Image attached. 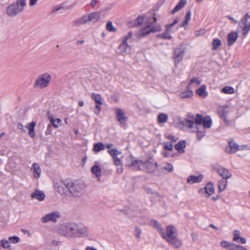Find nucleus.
<instances>
[{
    "instance_id": "28",
    "label": "nucleus",
    "mask_w": 250,
    "mask_h": 250,
    "mask_svg": "<svg viewBox=\"0 0 250 250\" xmlns=\"http://www.w3.org/2000/svg\"><path fill=\"white\" fill-rule=\"evenodd\" d=\"M187 3V0H180L174 8L171 11V14H174L182 9L185 7Z\"/></svg>"
},
{
    "instance_id": "25",
    "label": "nucleus",
    "mask_w": 250,
    "mask_h": 250,
    "mask_svg": "<svg viewBox=\"0 0 250 250\" xmlns=\"http://www.w3.org/2000/svg\"><path fill=\"white\" fill-rule=\"evenodd\" d=\"M189 86L187 85L186 90L179 93V97L181 99L190 98L193 96V92Z\"/></svg>"
},
{
    "instance_id": "50",
    "label": "nucleus",
    "mask_w": 250,
    "mask_h": 250,
    "mask_svg": "<svg viewBox=\"0 0 250 250\" xmlns=\"http://www.w3.org/2000/svg\"><path fill=\"white\" fill-rule=\"evenodd\" d=\"M132 38V32H129L127 35H125L122 38V42H127V41L131 39Z\"/></svg>"
},
{
    "instance_id": "42",
    "label": "nucleus",
    "mask_w": 250,
    "mask_h": 250,
    "mask_svg": "<svg viewBox=\"0 0 250 250\" xmlns=\"http://www.w3.org/2000/svg\"><path fill=\"white\" fill-rule=\"evenodd\" d=\"M221 92L225 94H232L235 92L234 88L230 86H226L221 89Z\"/></svg>"
},
{
    "instance_id": "33",
    "label": "nucleus",
    "mask_w": 250,
    "mask_h": 250,
    "mask_svg": "<svg viewBox=\"0 0 250 250\" xmlns=\"http://www.w3.org/2000/svg\"><path fill=\"white\" fill-rule=\"evenodd\" d=\"M204 128H209L212 125V120L210 116H206L204 118H203L202 123Z\"/></svg>"
},
{
    "instance_id": "38",
    "label": "nucleus",
    "mask_w": 250,
    "mask_h": 250,
    "mask_svg": "<svg viewBox=\"0 0 250 250\" xmlns=\"http://www.w3.org/2000/svg\"><path fill=\"white\" fill-rule=\"evenodd\" d=\"M150 223L162 235V233L164 232V229L161 225L155 220H151Z\"/></svg>"
},
{
    "instance_id": "43",
    "label": "nucleus",
    "mask_w": 250,
    "mask_h": 250,
    "mask_svg": "<svg viewBox=\"0 0 250 250\" xmlns=\"http://www.w3.org/2000/svg\"><path fill=\"white\" fill-rule=\"evenodd\" d=\"M219 190L220 192L224 191L228 185V181L224 180H220L218 183Z\"/></svg>"
},
{
    "instance_id": "48",
    "label": "nucleus",
    "mask_w": 250,
    "mask_h": 250,
    "mask_svg": "<svg viewBox=\"0 0 250 250\" xmlns=\"http://www.w3.org/2000/svg\"><path fill=\"white\" fill-rule=\"evenodd\" d=\"M106 28L107 30L109 32H115L117 31L116 28L114 27L112 22L111 21H109L107 22Z\"/></svg>"
},
{
    "instance_id": "35",
    "label": "nucleus",
    "mask_w": 250,
    "mask_h": 250,
    "mask_svg": "<svg viewBox=\"0 0 250 250\" xmlns=\"http://www.w3.org/2000/svg\"><path fill=\"white\" fill-rule=\"evenodd\" d=\"M91 98L96 104L100 105L103 104L104 99L100 94L96 93H92Z\"/></svg>"
},
{
    "instance_id": "62",
    "label": "nucleus",
    "mask_w": 250,
    "mask_h": 250,
    "mask_svg": "<svg viewBox=\"0 0 250 250\" xmlns=\"http://www.w3.org/2000/svg\"><path fill=\"white\" fill-rule=\"evenodd\" d=\"M178 22V19H175L173 22L170 24H167V26L169 27L171 29H172V28L174 26V25H175L176 24H177Z\"/></svg>"
},
{
    "instance_id": "31",
    "label": "nucleus",
    "mask_w": 250,
    "mask_h": 250,
    "mask_svg": "<svg viewBox=\"0 0 250 250\" xmlns=\"http://www.w3.org/2000/svg\"><path fill=\"white\" fill-rule=\"evenodd\" d=\"M166 30L165 32L161 34L158 35V37L163 39L170 40L172 38L170 33L172 32V29L169 27L166 26Z\"/></svg>"
},
{
    "instance_id": "56",
    "label": "nucleus",
    "mask_w": 250,
    "mask_h": 250,
    "mask_svg": "<svg viewBox=\"0 0 250 250\" xmlns=\"http://www.w3.org/2000/svg\"><path fill=\"white\" fill-rule=\"evenodd\" d=\"M52 132V125L51 124H48L47 126V128L45 131V134L46 135H50L51 134Z\"/></svg>"
},
{
    "instance_id": "23",
    "label": "nucleus",
    "mask_w": 250,
    "mask_h": 250,
    "mask_svg": "<svg viewBox=\"0 0 250 250\" xmlns=\"http://www.w3.org/2000/svg\"><path fill=\"white\" fill-rule=\"evenodd\" d=\"M89 22L88 15H84L81 18L73 22L74 26H77L85 24Z\"/></svg>"
},
{
    "instance_id": "13",
    "label": "nucleus",
    "mask_w": 250,
    "mask_h": 250,
    "mask_svg": "<svg viewBox=\"0 0 250 250\" xmlns=\"http://www.w3.org/2000/svg\"><path fill=\"white\" fill-rule=\"evenodd\" d=\"M61 217V214L58 211H55L48 213L44 215L41 219L42 223H46L49 221L56 222L57 219Z\"/></svg>"
},
{
    "instance_id": "44",
    "label": "nucleus",
    "mask_w": 250,
    "mask_h": 250,
    "mask_svg": "<svg viewBox=\"0 0 250 250\" xmlns=\"http://www.w3.org/2000/svg\"><path fill=\"white\" fill-rule=\"evenodd\" d=\"M212 49L213 50H216L220 46L222 45L221 41L219 39H214L212 41Z\"/></svg>"
},
{
    "instance_id": "63",
    "label": "nucleus",
    "mask_w": 250,
    "mask_h": 250,
    "mask_svg": "<svg viewBox=\"0 0 250 250\" xmlns=\"http://www.w3.org/2000/svg\"><path fill=\"white\" fill-rule=\"evenodd\" d=\"M191 11L190 10H189L188 12H187V14L185 18V19L188 21H189L190 20V18H191Z\"/></svg>"
},
{
    "instance_id": "17",
    "label": "nucleus",
    "mask_w": 250,
    "mask_h": 250,
    "mask_svg": "<svg viewBox=\"0 0 250 250\" xmlns=\"http://www.w3.org/2000/svg\"><path fill=\"white\" fill-rule=\"evenodd\" d=\"M226 151L229 154L236 153L239 149V146L233 140L229 141V145L226 147Z\"/></svg>"
},
{
    "instance_id": "29",
    "label": "nucleus",
    "mask_w": 250,
    "mask_h": 250,
    "mask_svg": "<svg viewBox=\"0 0 250 250\" xmlns=\"http://www.w3.org/2000/svg\"><path fill=\"white\" fill-rule=\"evenodd\" d=\"M220 245L222 247L228 250H234L235 244L228 241L223 240L220 242Z\"/></svg>"
},
{
    "instance_id": "37",
    "label": "nucleus",
    "mask_w": 250,
    "mask_h": 250,
    "mask_svg": "<svg viewBox=\"0 0 250 250\" xmlns=\"http://www.w3.org/2000/svg\"><path fill=\"white\" fill-rule=\"evenodd\" d=\"M89 22H95L98 21L100 18V15L98 12H93L87 14Z\"/></svg>"
},
{
    "instance_id": "61",
    "label": "nucleus",
    "mask_w": 250,
    "mask_h": 250,
    "mask_svg": "<svg viewBox=\"0 0 250 250\" xmlns=\"http://www.w3.org/2000/svg\"><path fill=\"white\" fill-rule=\"evenodd\" d=\"M114 164L117 167L120 165H122L121 160L118 157L114 158Z\"/></svg>"
},
{
    "instance_id": "46",
    "label": "nucleus",
    "mask_w": 250,
    "mask_h": 250,
    "mask_svg": "<svg viewBox=\"0 0 250 250\" xmlns=\"http://www.w3.org/2000/svg\"><path fill=\"white\" fill-rule=\"evenodd\" d=\"M197 130V137L199 140H201L206 134L205 129L202 128L201 130H199V128Z\"/></svg>"
},
{
    "instance_id": "11",
    "label": "nucleus",
    "mask_w": 250,
    "mask_h": 250,
    "mask_svg": "<svg viewBox=\"0 0 250 250\" xmlns=\"http://www.w3.org/2000/svg\"><path fill=\"white\" fill-rule=\"evenodd\" d=\"M213 169L216 171L218 174L224 179H228L231 177V174L229 171L217 164H214L212 166Z\"/></svg>"
},
{
    "instance_id": "30",
    "label": "nucleus",
    "mask_w": 250,
    "mask_h": 250,
    "mask_svg": "<svg viewBox=\"0 0 250 250\" xmlns=\"http://www.w3.org/2000/svg\"><path fill=\"white\" fill-rule=\"evenodd\" d=\"M206 89L207 87L206 85L203 84L196 90V92L199 96L202 98H205L208 95Z\"/></svg>"
},
{
    "instance_id": "7",
    "label": "nucleus",
    "mask_w": 250,
    "mask_h": 250,
    "mask_svg": "<svg viewBox=\"0 0 250 250\" xmlns=\"http://www.w3.org/2000/svg\"><path fill=\"white\" fill-rule=\"evenodd\" d=\"M250 31V15L247 13L241 19L239 22L237 28V32L241 33L242 35L245 37L249 34Z\"/></svg>"
},
{
    "instance_id": "8",
    "label": "nucleus",
    "mask_w": 250,
    "mask_h": 250,
    "mask_svg": "<svg viewBox=\"0 0 250 250\" xmlns=\"http://www.w3.org/2000/svg\"><path fill=\"white\" fill-rule=\"evenodd\" d=\"M76 224L70 223L61 225L59 229V233L66 237H74Z\"/></svg>"
},
{
    "instance_id": "9",
    "label": "nucleus",
    "mask_w": 250,
    "mask_h": 250,
    "mask_svg": "<svg viewBox=\"0 0 250 250\" xmlns=\"http://www.w3.org/2000/svg\"><path fill=\"white\" fill-rule=\"evenodd\" d=\"M161 30V27L160 25L157 24L155 26H153L152 24L150 23L140 30L138 36L139 37H144L149 35L150 33L160 32Z\"/></svg>"
},
{
    "instance_id": "15",
    "label": "nucleus",
    "mask_w": 250,
    "mask_h": 250,
    "mask_svg": "<svg viewBox=\"0 0 250 250\" xmlns=\"http://www.w3.org/2000/svg\"><path fill=\"white\" fill-rule=\"evenodd\" d=\"M68 182L69 181H64L56 183L54 186L55 189L60 194H65L67 190V186L66 183H68Z\"/></svg>"
},
{
    "instance_id": "54",
    "label": "nucleus",
    "mask_w": 250,
    "mask_h": 250,
    "mask_svg": "<svg viewBox=\"0 0 250 250\" xmlns=\"http://www.w3.org/2000/svg\"><path fill=\"white\" fill-rule=\"evenodd\" d=\"M101 105L98 104H96L95 109H94V112L96 115H99L101 111Z\"/></svg>"
},
{
    "instance_id": "45",
    "label": "nucleus",
    "mask_w": 250,
    "mask_h": 250,
    "mask_svg": "<svg viewBox=\"0 0 250 250\" xmlns=\"http://www.w3.org/2000/svg\"><path fill=\"white\" fill-rule=\"evenodd\" d=\"M162 170L167 172H171L173 170V166L171 164L167 163L166 165L163 167Z\"/></svg>"
},
{
    "instance_id": "18",
    "label": "nucleus",
    "mask_w": 250,
    "mask_h": 250,
    "mask_svg": "<svg viewBox=\"0 0 250 250\" xmlns=\"http://www.w3.org/2000/svg\"><path fill=\"white\" fill-rule=\"evenodd\" d=\"M47 118L49 121L51 123L52 126H53L55 128L59 127L62 125V121L60 118L55 119L53 115L51 114L49 111L47 112Z\"/></svg>"
},
{
    "instance_id": "20",
    "label": "nucleus",
    "mask_w": 250,
    "mask_h": 250,
    "mask_svg": "<svg viewBox=\"0 0 250 250\" xmlns=\"http://www.w3.org/2000/svg\"><path fill=\"white\" fill-rule=\"evenodd\" d=\"M119 49L122 55H125L130 53L131 46L128 44L127 42H122L119 46Z\"/></svg>"
},
{
    "instance_id": "52",
    "label": "nucleus",
    "mask_w": 250,
    "mask_h": 250,
    "mask_svg": "<svg viewBox=\"0 0 250 250\" xmlns=\"http://www.w3.org/2000/svg\"><path fill=\"white\" fill-rule=\"evenodd\" d=\"M9 240L10 242L14 244H16L19 242L20 238L17 236H14L12 237H10L9 238Z\"/></svg>"
},
{
    "instance_id": "64",
    "label": "nucleus",
    "mask_w": 250,
    "mask_h": 250,
    "mask_svg": "<svg viewBox=\"0 0 250 250\" xmlns=\"http://www.w3.org/2000/svg\"><path fill=\"white\" fill-rule=\"evenodd\" d=\"M188 24V21H187L185 19L181 23L180 26L181 27H185Z\"/></svg>"
},
{
    "instance_id": "49",
    "label": "nucleus",
    "mask_w": 250,
    "mask_h": 250,
    "mask_svg": "<svg viewBox=\"0 0 250 250\" xmlns=\"http://www.w3.org/2000/svg\"><path fill=\"white\" fill-rule=\"evenodd\" d=\"M0 245L4 249H8L10 245L9 242L5 239H2L0 241Z\"/></svg>"
},
{
    "instance_id": "47",
    "label": "nucleus",
    "mask_w": 250,
    "mask_h": 250,
    "mask_svg": "<svg viewBox=\"0 0 250 250\" xmlns=\"http://www.w3.org/2000/svg\"><path fill=\"white\" fill-rule=\"evenodd\" d=\"M109 154L113 157V158L118 157V155L121 154V152L119 151L116 148H112L108 150Z\"/></svg>"
},
{
    "instance_id": "51",
    "label": "nucleus",
    "mask_w": 250,
    "mask_h": 250,
    "mask_svg": "<svg viewBox=\"0 0 250 250\" xmlns=\"http://www.w3.org/2000/svg\"><path fill=\"white\" fill-rule=\"evenodd\" d=\"M164 147L165 149L172 150L173 149V145L171 142H166L164 144Z\"/></svg>"
},
{
    "instance_id": "39",
    "label": "nucleus",
    "mask_w": 250,
    "mask_h": 250,
    "mask_svg": "<svg viewBox=\"0 0 250 250\" xmlns=\"http://www.w3.org/2000/svg\"><path fill=\"white\" fill-rule=\"evenodd\" d=\"M168 119V116L167 114L165 113H160L157 118L158 123L159 124H163L166 123Z\"/></svg>"
},
{
    "instance_id": "19",
    "label": "nucleus",
    "mask_w": 250,
    "mask_h": 250,
    "mask_svg": "<svg viewBox=\"0 0 250 250\" xmlns=\"http://www.w3.org/2000/svg\"><path fill=\"white\" fill-rule=\"evenodd\" d=\"M218 112L220 117L225 122H227V115L229 112L228 107L226 105L220 106Z\"/></svg>"
},
{
    "instance_id": "21",
    "label": "nucleus",
    "mask_w": 250,
    "mask_h": 250,
    "mask_svg": "<svg viewBox=\"0 0 250 250\" xmlns=\"http://www.w3.org/2000/svg\"><path fill=\"white\" fill-rule=\"evenodd\" d=\"M238 33L237 31L235 32H231L228 34V45L229 46L232 45L237 41L238 36Z\"/></svg>"
},
{
    "instance_id": "36",
    "label": "nucleus",
    "mask_w": 250,
    "mask_h": 250,
    "mask_svg": "<svg viewBox=\"0 0 250 250\" xmlns=\"http://www.w3.org/2000/svg\"><path fill=\"white\" fill-rule=\"evenodd\" d=\"M214 192L213 184L212 183H208L205 187V192L207 194V197H209Z\"/></svg>"
},
{
    "instance_id": "34",
    "label": "nucleus",
    "mask_w": 250,
    "mask_h": 250,
    "mask_svg": "<svg viewBox=\"0 0 250 250\" xmlns=\"http://www.w3.org/2000/svg\"><path fill=\"white\" fill-rule=\"evenodd\" d=\"M186 146V142L185 141H179L177 145L175 146V148L180 153L184 152V148Z\"/></svg>"
},
{
    "instance_id": "59",
    "label": "nucleus",
    "mask_w": 250,
    "mask_h": 250,
    "mask_svg": "<svg viewBox=\"0 0 250 250\" xmlns=\"http://www.w3.org/2000/svg\"><path fill=\"white\" fill-rule=\"evenodd\" d=\"M234 250H248V249L243 246L235 244V246L234 247Z\"/></svg>"
},
{
    "instance_id": "10",
    "label": "nucleus",
    "mask_w": 250,
    "mask_h": 250,
    "mask_svg": "<svg viewBox=\"0 0 250 250\" xmlns=\"http://www.w3.org/2000/svg\"><path fill=\"white\" fill-rule=\"evenodd\" d=\"M185 53V48L183 45L180 44L175 48L174 51L173 60L175 65L178 64L183 59Z\"/></svg>"
},
{
    "instance_id": "32",
    "label": "nucleus",
    "mask_w": 250,
    "mask_h": 250,
    "mask_svg": "<svg viewBox=\"0 0 250 250\" xmlns=\"http://www.w3.org/2000/svg\"><path fill=\"white\" fill-rule=\"evenodd\" d=\"M92 173L95 175L98 178L99 181H100V178L102 175L101 169L98 165H94L91 168Z\"/></svg>"
},
{
    "instance_id": "58",
    "label": "nucleus",
    "mask_w": 250,
    "mask_h": 250,
    "mask_svg": "<svg viewBox=\"0 0 250 250\" xmlns=\"http://www.w3.org/2000/svg\"><path fill=\"white\" fill-rule=\"evenodd\" d=\"M17 128L20 130L21 133H24L26 130L24 129L23 125L21 123H18L17 125Z\"/></svg>"
},
{
    "instance_id": "5",
    "label": "nucleus",
    "mask_w": 250,
    "mask_h": 250,
    "mask_svg": "<svg viewBox=\"0 0 250 250\" xmlns=\"http://www.w3.org/2000/svg\"><path fill=\"white\" fill-rule=\"evenodd\" d=\"M51 76L47 72L39 75L35 80L33 86L36 89H44L48 87L51 81Z\"/></svg>"
},
{
    "instance_id": "55",
    "label": "nucleus",
    "mask_w": 250,
    "mask_h": 250,
    "mask_svg": "<svg viewBox=\"0 0 250 250\" xmlns=\"http://www.w3.org/2000/svg\"><path fill=\"white\" fill-rule=\"evenodd\" d=\"M206 32V30L204 28L200 29L198 30H197L195 32V35L196 36H200L204 35Z\"/></svg>"
},
{
    "instance_id": "4",
    "label": "nucleus",
    "mask_w": 250,
    "mask_h": 250,
    "mask_svg": "<svg viewBox=\"0 0 250 250\" xmlns=\"http://www.w3.org/2000/svg\"><path fill=\"white\" fill-rule=\"evenodd\" d=\"M26 5V0H17L6 7V14L10 17H15L23 10Z\"/></svg>"
},
{
    "instance_id": "12",
    "label": "nucleus",
    "mask_w": 250,
    "mask_h": 250,
    "mask_svg": "<svg viewBox=\"0 0 250 250\" xmlns=\"http://www.w3.org/2000/svg\"><path fill=\"white\" fill-rule=\"evenodd\" d=\"M89 235V231L86 227L83 225L76 224L74 237L84 238Z\"/></svg>"
},
{
    "instance_id": "2",
    "label": "nucleus",
    "mask_w": 250,
    "mask_h": 250,
    "mask_svg": "<svg viewBox=\"0 0 250 250\" xmlns=\"http://www.w3.org/2000/svg\"><path fill=\"white\" fill-rule=\"evenodd\" d=\"M161 236L176 249L180 248L182 245V241L177 236V230L173 225L167 226L166 231H164Z\"/></svg>"
},
{
    "instance_id": "57",
    "label": "nucleus",
    "mask_w": 250,
    "mask_h": 250,
    "mask_svg": "<svg viewBox=\"0 0 250 250\" xmlns=\"http://www.w3.org/2000/svg\"><path fill=\"white\" fill-rule=\"evenodd\" d=\"M144 20V18L143 16H139L136 20V24L139 25H141Z\"/></svg>"
},
{
    "instance_id": "41",
    "label": "nucleus",
    "mask_w": 250,
    "mask_h": 250,
    "mask_svg": "<svg viewBox=\"0 0 250 250\" xmlns=\"http://www.w3.org/2000/svg\"><path fill=\"white\" fill-rule=\"evenodd\" d=\"M105 148L104 145L102 143L99 142L94 145L93 151L96 152H99L101 150H104Z\"/></svg>"
},
{
    "instance_id": "40",
    "label": "nucleus",
    "mask_w": 250,
    "mask_h": 250,
    "mask_svg": "<svg viewBox=\"0 0 250 250\" xmlns=\"http://www.w3.org/2000/svg\"><path fill=\"white\" fill-rule=\"evenodd\" d=\"M201 84V81L197 77H194L191 79L188 84V86H189L191 88L192 86H197Z\"/></svg>"
},
{
    "instance_id": "22",
    "label": "nucleus",
    "mask_w": 250,
    "mask_h": 250,
    "mask_svg": "<svg viewBox=\"0 0 250 250\" xmlns=\"http://www.w3.org/2000/svg\"><path fill=\"white\" fill-rule=\"evenodd\" d=\"M36 125V123L35 121H32L27 124L26 127L28 131V134L31 138H34L35 137L36 134L35 131V128Z\"/></svg>"
},
{
    "instance_id": "14",
    "label": "nucleus",
    "mask_w": 250,
    "mask_h": 250,
    "mask_svg": "<svg viewBox=\"0 0 250 250\" xmlns=\"http://www.w3.org/2000/svg\"><path fill=\"white\" fill-rule=\"evenodd\" d=\"M115 111L118 121L121 125H125L128 117L125 115V111L120 108H116Z\"/></svg>"
},
{
    "instance_id": "16",
    "label": "nucleus",
    "mask_w": 250,
    "mask_h": 250,
    "mask_svg": "<svg viewBox=\"0 0 250 250\" xmlns=\"http://www.w3.org/2000/svg\"><path fill=\"white\" fill-rule=\"evenodd\" d=\"M241 235V233L240 230L238 229L234 230L232 231V241L237 243H241L242 244H246L247 242L246 238L242 237Z\"/></svg>"
},
{
    "instance_id": "26",
    "label": "nucleus",
    "mask_w": 250,
    "mask_h": 250,
    "mask_svg": "<svg viewBox=\"0 0 250 250\" xmlns=\"http://www.w3.org/2000/svg\"><path fill=\"white\" fill-rule=\"evenodd\" d=\"M31 170H33L34 177L36 179L39 178L41 174V169L39 164L36 163H33Z\"/></svg>"
},
{
    "instance_id": "3",
    "label": "nucleus",
    "mask_w": 250,
    "mask_h": 250,
    "mask_svg": "<svg viewBox=\"0 0 250 250\" xmlns=\"http://www.w3.org/2000/svg\"><path fill=\"white\" fill-rule=\"evenodd\" d=\"M203 121V116L200 114H197L196 117L193 114H188L184 121H182L180 123V126L184 129L185 128H188L192 129L195 126L196 129L199 128Z\"/></svg>"
},
{
    "instance_id": "53",
    "label": "nucleus",
    "mask_w": 250,
    "mask_h": 250,
    "mask_svg": "<svg viewBox=\"0 0 250 250\" xmlns=\"http://www.w3.org/2000/svg\"><path fill=\"white\" fill-rule=\"evenodd\" d=\"M165 137L167 139L172 141L173 142H175L178 139L177 138H176L175 136H173V135H172L170 133H167L165 135Z\"/></svg>"
},
{
    "instance_id": "27",
    "label": "nucleus",
    "mask_w": 250,
    "mask_h": 250,
    "mask_svg": "<svg viewBox=\"0 0 250 250\" xmlns=\"http://www.w3.org/2000/svg\"><path fill=\"white\" fill-rule=\"evenodd\" d=\"M32 198H35L39 201H42L44 199L45 196L44 193L41 190L36 189L31 194Z\"/></svg>"
},
{
    "instance_id": "24",
    "label": "nucleus",
    "mask_w": 250,
    "mask_h": 250,
    "mask_svg": "<svg viewBox=\"0 0 250 250\" xmlns=\"http://www.w3.org/2000/svg\"><path fill=\"white\" fill-rule=\"evenodd\" d=\"M203 179V175L202 174L198 176L190 175L187 179V183L189 184L199 183L202 181Z\"/></svg>"
},
{
    "instance_id": "60",
    "label": "nucleus",
    "mask_w": 250,
    "mask_h": 250,
    "mask_svg": "<svg viewBox=\"0 0 250 250\" xmlns=\"http://www.w3.org/2000/svg\"><path fill=\"white\" fill-rule=\"evenodd\" d=\"M136 236L137 238H140L142 233V230L139 227L135 228Z\"/></svg>"
},
{
    "instance_id": "6",
    "label": "nucleus",
    "mask_w": 250,
    "mask_h": 250,
    "mask_svg": "<svg viewBox=\"0 0 250 250\" xmlns=\"http://www.w3.org/2000/svg\"><path fill=\"white\" fill-rule=\"evenodd\" d=\"M67 190L73 196L80 197L84 192V186L77 181H69L66 183Z\"/></svg>"
},
{
    "instance_id": "1",
    "label": "nucleus",
    "mask_w": 250,
    "mask_h": 250,
    "mask_svg": "<svg viewBox=\"0 0 250 250\" xmlns=\"http://www.w3.org/2000/svg\"><path fill=\"white\" fill-rule=\"evenodd\" d=\"M126 164L134 170L145 171L149 173L154 172L158 167L157 163L153 159L142 161L134 159L132 156L126 158Z\"/></svg>"
}]
</instances>
